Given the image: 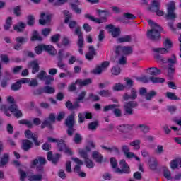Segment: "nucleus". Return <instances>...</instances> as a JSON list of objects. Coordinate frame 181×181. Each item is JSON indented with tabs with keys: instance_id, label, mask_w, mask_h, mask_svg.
<instances>
[{
	"instance_id": "obj_27",
	"label": "nucleus",
	"mask_w": 181,
	"mask_h": 181,
	"mask_svg": "<svg viewBox=\"0 0 181 181\" xmlns=\"http://www.w3.org/2000/svg\"><path fill=\"white\" fill-rule=\"evenodd\" d=\"M93 83V81L90 78L88 79H78L76 81V84H78L80 87H84L86 86H88Z\"/></svg>"
},
{
	"instance_id": "obj_59",
	"label": "nucleus",
	"mask_w": 181,
	"mask_h": 181,
	"mask_svg": "<svg viewBox=\"0 0 181 181\" xmlns=\"http://www.w3.org/2000/svg\"><path fill=\"white\" fill-rule=\"evenodd\" d=\"M163 152H165V150H163V146L162 145L157 146L156 149H155L156 155H162Z\"/></svg>"
},
{
	"instance_id": "obj_49",
	"label": "nucleus",
	"mask_w": 181,
	"mask_h": 181,
	"mask_svg": "<svg viewBox=\"0 0 181 181\" xmlns=\"http://www.w3.org/2000/svg\"><path fill=\"white\" fill-rule=\"evenodd\" d=\"M166 97L169 100H180V98L177 97L176 94H175L172 92H167L166 93Z\"/></svg>"
},
{
	"instance_id": "obj_53",
	"label": "nucleus",
	"mask_w": 181,
	"mask_h": 181,
	"mask_svg": "<svg viewBox=\"0 0 181 181\" xmlns=\"http://www.w3.org/2000/svg\"><path fill=\"white\" fill-rule=\"evenodd\" d=\"M163 174L165 179L168 180H172V174L167 168H164Z\"/></svg>"
},
{
	"instance_id": "obj_1",
	"label": "nucleus",
	"mask_w": 181,
	"mask_h": 181,
	"mask_svg": "<svg viewBox=\"0 0 181 181\" xmlns=\"http://www.w3.org/2000/svg\"><path fill=\"white\" fill-rule=\"evenodd\" d=\"M47 163L46 158L42 156H37L35 159L31 161L30 168H35L37 173H40L35 175H31L29 177V181H42L43 179L42 173H45V165Z\"/></svg>"
},
{
	"instance_id": "obj_13",
	"label": "nucleus",
	"mask_w": 181,
	"mask_h": 181,
	"mask_svg": "<svg viewBox=\"0 0 181 181\" xmlns=\"http://www.w3.org/2000/svg\"><path fill=\"white\" fill-rule=\"evenodd\" d=\"M25 135L27 139H33L35 146H40V141L37 139V134L33 133L30 130H26Z\"/></svg>"
},
{
	"instance_id": "obj_57",
	"label": "nucleus",
	"mask_w": 181,
	"mask_h": 181,
	"mask_svg": "<svg viewBox=\"0 0 181 181\" xmlns=\"http://www.w3.org/2000/svg\"><path fill=\"white\" fill-rule=\"evenodd\" d=\"M129 128V124H122L117 126V129L119 132H127V129Z\"/></svg>"
},
{
	"instance_id": "obj_15",
	"label": "nucleus",
	"mask_w": 181,
	"mask_h": 181,
	"mask_svg": "<svg viewBox=\"0 0 181 181\" xmlns=\"http://www.w3.org/2000/svg\"><path fill=\"white\" fill-rule=\"evenodd\" d=\"M138 98V91L135 88H132L130 90V95L128 93H124L123 95L124 101H128V100H136Z\"/></svg>"
},
{
	"instance_id": "obj_55",
	"label": "nucleus",
	"mask_w": 181,
	"mask_h": 181,
	"mask_svg": "<svg viewBox=\"0 0 181 181\" xmlns=\"http://www.w3.org/2000/svg\"><path fill=\"white\" fill-rule=\"evenodd\" d=\"M44 46H45V45L42 44V45H40L35 47V52L36 54H42V52H43V50H45Z\"/></svg>"
},
{
	"instance_id": "obj_38",
	"label": "nucleus",
	"mask_w": 181,
	"mask_h": 181,
	"mask_svg": "<svg viewBox=\"0 0 181 181\" xmlns=\"http://www.w3.org/2000/svg\"><path fill=\"white\" fill-rule=\"evenodd\" d=\"M53 81H54V77L51 75H47V77L44 79V83L45 86H50L53 84Z\"/></svg>"
},
{
	"instance_id": "obj_8",
	"label": "nucleus",
	"mask_w": 181,
	"mask_h": 181,
	"mask_svg": "<svg viewBox=\"0 0 181 181\" xmlns=\"http://www.w3.org/2000/svg\"><path fill=\"white\" fill-rule=\"evenodd\" d=\"M139 93L141 97L145 98L146 101H152V99L154 98V97H156L158 94L154 90L148 92V90L144 87L139 88Z\"/></svg>"
},
{
	"instance_id": "obj_63",
	"label": "nucleus",
	"mask_w": 181,
	"mask_h": 181,
	"mask_svg": "<svg viewBox=\"0 0 181 181\" xmlns=\"http://www.w3.org/2000/svg\"><path fill=\"white\" fill-rule=\"evenodd\" d=\"M175 66L170 64L168 65V76L172 77L173 74H175Z\"/></svg>"
},
{
	"instance_id": "obj_22",
	"label": "nucleus",
	"mask_w": 181,
	"mask_h": 181,
	"mask_svg": "<svg viewBox=\"0 0 181 181\" xmlns=\"http://www.w3.org/2000/svg\"><path fill=\"white\" fill-rule=\"evenodd\" d=\"M29 67L32 69L33 74H36V73H39V70H40V66H39V63L37 61H32L29 63Z\"/></svg>"
},
{
	"instance_id": "obj_29",
	"label": "nucleus",
	"mask_w": 181,
	"mask_h": 181,
	"mask_svg": "<svg viewBox=\"0 0 181 181\" xmlns=\"http://www.w3.org/2000/svg\"><path fill=\"white\" fill-rule=\"evenodd\" d=\"M9 163V154L4 153L0 158V167L5 166Z\"/></svg>"
},
{
	"instance_id": "obj_14",
	"label": "nucleus",
	"mask_w": 181,
	"mask_h": 181,
	"mask_svg": "<svg viewBox=\"0 0 181 181\" xmlns=\"http://www.w3.org/2000/svg\"><path fill=\"white\" fill-rule=\"evenodd\" d=\"M28 40V39L25 37H16L15 39L16 44L13 46L14 50H22V45L26 43Z\"/></svg>"
},
{
	"instance_id": "obj_60",
	"label": "nucleus",
	"mask_w": 181,
	"mask_h": 181,
	"mask_svg": "<svg viewBox=\"0 0 181 181\" xmlns=\"http://www.w3.org/2000/svg\"><path fill=\"white\" fill-rule=\"evenodd\" d=\"M0 59L1 60V62H3V63H9V57L7 54H1Z\"/></svg>"
},
{
	"instance_id": "obj_30",
	"label": "nucleus",
	"mask_w": 181,
	"mask_h": 181,
	"mask_svg": "<svg viewBox=\"0 0 181 181\" xmlns=\"http://www.w3.org/2000/svg\"><path fill=\"white\" fill-rule=\"evenodd\" d=\"M44 50L45 52H47L49 54H51L52 56H54L56 54V49H54V47L52 45H44Z\"/></svg>"
},
{
	"instance_id": "obj_28",
	"label": "nucleus",
	"mask_w": 181,
	"mask_h": 181,
	"mask_svg": "<svg viewBox=\"0 0 181 181\" xmlns=\"http://www.w3.org/2000/svg\"><path fill=\"white\" fill-rule=\"evenodd\" d=\"M25 28H26V23L23 22H19L17 24L13 25V29L16 30V32H23L25 30Z\"/></svg>"
},
{
	"instance_id": "obj_61",
	"label": "nucleus",
	"mask_w": 181,
	"mask_h": 181,
	"mask_svg": "<svg viewBox=\"0 0 181 181\" xmlns=\"http://www.w3.org/2000/svg\"><path fill=\"white\" fill-rule=\"evenodd\" d=\"M149 167L151 170H156V168H158V160H154L150 162Z\"/></svg>"
},
{
	"instance_id": "obj_17",
	"label": "nucleus",
	"mask_w": 181,
	"mask_h": 181,
	"mask_svg": "<svg viewBox=\"0 0 181 181\" xmlns=\"http://www.w3.org/2000/svg\"><path fill=\"white\" fill-rule=\"evenodd\" d=\"M11 80H12V74L8 71H6L4 78L1 81V87H2V88H6V87H8V81Z\"/></svg>"
},
{
	"instance_id": "obj_45",
	"label": "nucleus",
	"mask_w": 181,
	"mask_h": 181,
	"mask_svg": "<svg viewBox=\"0 0 181 181\" xmlns=\"http://www.w3.org/2000/svg\"><path fill=\"white\" fill-rule=\"evenodd\" d=\"M73 141L77 145L81 144V142L83 141V137L81 136V134H80L78 133H76L74 136Z\"/></svg>"
},
{
	"instance_id": "obj_16",
	"label": "nucleus",
	"mask_w": 181,
	"mask_h": 181,
	"mask_svg": "<svg viewBox=\"0 0 181 181\" xmlns=\"http://www.w3.org/2000/svg\"><path fill=\"white\" fill-rule=\"evenodd\" d=\"M47 160L49 162H52L54 165H56L59 160H60V158H62V156L59 153L55 154L53 156V152L49 151L47 153Z\"/></svg>"
},
{
	"instance_id": "obj_34",
	"label": "nucleus",
	"mask_w": 181,
	"mask_h": 181,
	"mask_svg": "<svg viewBox=\"0 0 181 181\" xmlns=\"http://www.w3.org/2000/svg\"><path fill=\"white\" fill-rule=\"evenodd\" d=\"M43 92L45 94H54V93H56V89L54 87L47 85L43 87Z\"/></svg>"
},
{
	"instance_id": "obj_9",
	"label": "nucleus",
	"mask_w": 181,
	"mask_h": 181,
	"mask_svg": "<svg viewBox=\"0 0 181 181\" xmlns=\"http://www.w3.org/2000/svg\"><path fill=\"white\" fill-rule=\"evenodd\" d=\"M17 110H19V106L16 104H13L11 105H1L0 110L5 114L6 117H11V114L8 111H11L13 114L16 112Z\"/></svg>"
},
{
	"instance_id": "obj_7",
	"label": "nucleus",
	"mask_w": 181,
	"mask_h": 181,
	"mask_svg": "<svg viewBox=\"0 0 181 181\" xmlns=\"http://www.w3.org/2000/svg\"><path fill=\"white\" fill-rule=\"evenodd\" d=\"M136 107H138V102L135 100L126 103L124 105V115L125 117L134 115V108H136Z\"/></svg>"
},
{
	"instance_id": "obj_23",
	"label": "nucleus",
	"mask_w": 181,
	"mask_h": 181,
	"mask_svg": "<svg viewBox=\"0 0 181 181\" xmlns=\"http://www.w3.org/2000/svg\"><path fill=\"white\" fill-rule=\"evenodd\" d=\"M23 83L24 84H28L29 87H37L39 86V82L36 78H23Z\"/></svg>"
},
{
	"instance_id": "obj_58",
	"label": "nucleus",
	"mask_w": 181,
	"mask_h": 181,
	"mask_svg": "<svg viewBox=\"0 0 181 181\" xmlns=\"http://www.w3.org/2000/svg\"><path fill=\"white\" fill-rule=\"evenodd\" d=\"M121 57L118 59L117 64H120L121 66H124L127 64V57H124V55H119Z\"/></svg>"
},
{
	"instance_id": "obj_41",
	"label": "nucleus",
	"mask_w": 181,
	"mask_h": 181,
	"mask_svg": "<svg viewBox=\"0 0 181 181\" xmlns=\"http://www.w3.org/2000/svg\"><path fill=\"white\" fill-rule=\"evenodd\" d=\"M130 146H134L136 151L141 149V140H134L129 143Z\"/></svg>"
},
{
	"instance_id": "obj_51",
	"label": "nucleus",
	"mask_w": 181,
	"mask_h": 181,
	"mask_svg": "<svg viewBox=\"0 0 181 181\" xmlns=\"http://www.w3.org/2000/svg\"><path fill=\"white\" fill-rule=\"evenodd\" d=\"M47 76V73H46V71H41L37 74V78H39V80H40L41 81H44Z\"/></svg>"
},
{
	"instance_id": "obj_40",
	"label": "nucleus",
	"mask_w": 181,
	"mask_h": 181,
	"mask_svg": "<svg viewBox=\"0 0 181 181\" xmlns=\"http://www.w3.org/2000/svg\"><path fill=\"white\" fill-rule=\"evenodd\" d=\"M99 95L100 97H111L112 93L110 90H101L98 92Z\"/></svg>"
},
{
	"instance_id": "obj_2",
	"label": "nucleus",
	"mask_w": 181,
	"mask_h": 181,
	"mask_svg": "<svg viewBox=\"0 0 181 181\" xmlns=\"http://www.w3.org/2000/svg\"><path fill=\"white\" fill-rule=\"evenodd\" d=\"M148 23L152 29L147 31V37L153 41L159 40L162 27L152 20H148Z\"/></svg>"
},
{
	"instance_id": "obj_42",
	"label": "nucleus",
	"mask_w": 181,
	"mask_h": 181,
	"mask_svg": "<svg viewBox=\"0 0 181 181\" xmlns=\"http://www.w3.org/2000/svg\"><path fill=\"white\" fill-rule=\"evenodd\" d=\"M153 52L160 53V54H166L169 53V48H153Z\"/></svg>"
},
{
	"instance_id": "obj_39",
	"label": "nucleus",
	"mask_w": 181,
	"mask_h": 181,
	"mask_svg": "<svg viewBox=\"0 0 181 181\" xmlns=\"http://www.w3.org/2000/svg\"><path fill=\"white\" fill-rule=\"evenodd\" d=\"M137 128H139V129H140V131H141V132H144V134H147V132H149V129H151L149 128V126H148L145 124H141L137 125Z\"/></svg>"
},
{
	"instance_id": "obj_31",
	"label": "nucleus",
	"mask_w": 181,
	"mask_h": 181,
	"mask_svg": "<svg viewBox=\"0 0 181 181\" xmlns=\"http://www.w3.org/2000/svg\"><path fill=\"white\" fill-rule=\"evenodd\" d=\"M118 43H127L132 42V37L131 35H124L123 37H119L117 40Z\"/></svg>"
},
{
	"instance_id": "obj_64",
	"label": "nucleus",
	"mask_w": 181,
	"mask_h": 181,
	"mask_svg": "<svg viewBox=\"0 0 181 181\" xmlns=\"http://www.w3.org/2000/svg\"><path fill=\"white\" fill-rule=\"evenodd\" d=\"M19 173H20V181H25V179L28 177V175H26V173L22 170H20Z\"/></svg>"
},
{
	"instance_id": "obj_26",
	"label": "nucleus",
	"mask_w": 181,
	"mask_h": 181,
	"mask_svg": "<svg viewBox=\"0 0 181 181\" xmlns=\"http://www.w3.org/2000/svg\"><path fill=\"white\" fill-rule=\"evenodd\" d=\"M92 158L97 162V163H103V155L97 151H93Z\"/></svg>"
},
{
	"instance_id": "obj_50",
	"label": "nucleus",
	"mask_w": 181,
	"mask_h": 181,
	"mask_svg": "<svg viewBox=\"0 0 181 181\" xmlns=\"http://www.w3.org/2000/svg\"><path fill=\"white\" fill-rule=\"evenodd\" d=\"M97 127H98V121L92 122L88 125V128L90 131H95L97 129Z\"/></svg>"
},
{
	"instance_id": "obj_48",
	"label": "nucleus",
	"mask_w": 181,
	"mask_h": 181,
	"mask_svg": "<svg viewBox=\"0 0 181 181\" xmlns=\"http://www.w3.org/2000/svg\"><path fill=\"white\" fill-rule=\"evenodd\" d=\"M119 107V105H117V104L108 105L104 107L103 111L105 112H107V111H111V110H115V108H118Z\"/></svg>"
},
{
	"instance_id": "obj_54",
	"label": "nucleus",
	"mask_w": 181,
	"mask_h": 181,
	"mask_svg": "<svg viewBox=\"0 0 181 181\" xmlns=\"http://www.w3.org/2000/svg\"><path fill=\"white\" fill-rule=\"evenodd\" d=\"M102 149H105V151H108V152H117L118 153V152H119V150L118 149V148L113 146V147H107L105 146H101Z\"/></svg>"
},
{
	"instance_id": "obj_43",
	"label": "nucleus",
	"mask_w": 181,
	"mask_h": 181,
	"mask_svg": "<svg viewBox=\"0 0 181 181\" xmlns=\"http://www.w3.org/2000/svg\"><path fill=\"white\" fill-rule=\"evenodd\" d=\"M18 124H20V125H26V127H28V128L33 127V123H32V122H30L28 119L19 120Z\"/></svg>"
},
{
	"instance_id": "obj_12",
	"label": "nucleus",
	"mask_w": 181,
	"mask_h": 181,
	"mask_svg": "<svg viewBox=\"0 0 181 181\" xmlns=\"http://www.w3.org/2000/svg\"><path fill=\"white\" fill-rule=\"evenodd\" d=\"M148 11L151 12H156L157 16H163L164 13L162 10H159V2L153 1L150 7H148Z\"/></svg>"
},
{
	"instance_id": "obj_35",
	"label": "nucleus",
	"mask_w": 181,
	"mask_h": 181,
	"mask_svg": "<svg viewBox=\"0 0 181 181\" xmlns=\"http://www.w3.org/2000/svg\"><path fill=\"white\" fill-rule=\"evenodd\" d=\"M148 70H149L148 74H150V76H159L161 71L160 69L156 67H150Z\"/></svg>"
},
{
	"instance_id": "obj_33",
	"label": "nucleus",
	"mask_w": 181,
	"mask_h": 181,
	"mask_svg": "<svg viewBox=\"0 0 181 181\" xmlns=\"http://www.w3.org/2000/svg\"><path fill=\"white\" fill-rule=\"evenodd\" d=\"M150 81H152L153 84L160 83L162 84L166 81V80L163 78L155 77V76H150L149 77Z\"/></svg>"
},
{
	"instance_id": "obj_37",
	"label": "nucleus",
	"mask_w": 181,
	"mask_h": 181,
	"mask_svg": "<svg viewBox=\"0 0 181 181\" xmlns=\"http://www.w3.org/2000/svg\"><path fill=\"white\" fill-rule=\"evenodd\" d=\"M179 162H180V158L172 160L170 163L171 169L173 170H175V169H177L179 168Z\"/></svg>"
},
{
	"instance_id": "obj_62",
	"label": "nucleus",
	"mask_w": 181,
	"mask_h": 181,
	"mask_svg": "<svg viewBox=\"0 0 181 181\" xmlns=\"http://www.w3.org/2000/svg\"><path fill=\"white\" fill-rule=\"evenodd\" d=\"M60 40V34H55L51 37V42L52 43H57Z\"/></svg>"
},
{
	"instance_id": "obj_20",
	"label": "nucleus",
	"mask_w": 181,
	"mask_h": 181,
	"mask_svg": "<svg viewBox=\"0 0 181 181\" xmlns=\"http://www.w3.org/2000/svg\"><path fill=\"white\" fill-rule=\"evenodd\" d=\"M94 56H97V52L93 46H89L88 52L86 54L85 57L87 60H93Z\"/></svg>"
},
{
	"instance_id": "obj_36",
	"label": "nucleus",
	"mask_w": 181,
	"mask_h": 181,
	"mask_svg": "<svg viewBox=\"0 0 181 181\" xmlns=\"http://www.w3.org/2000/svg\"><path fill=\"white\" fill-rule=\"evenodd\" d=\"M57 145L59 152H63V151H64L67 146L66 143H64V140L63 139L59 140L57 143Z\"/></svg>"
},
{
	"instance_id": "obj_4",
	"label": "nucleus",
	"mask_w": 181,
	"mask_h": 181,
	"mask_svg": "<svg viewBox=\"0 0 181 181\" xmlns=\"http://www.w3.org/2000/svg\"><path fill=\"white\" fill-rule=\"evenodd\" d=\"M56 122V114L50 113L49 116L45 118L41 124V129L48 128L50 131H53V124Z\"/></svg>"
},
{
	"instance_id": "obj_24",
	"label": "nucleus",
	"mask_w": 181,
	"mask_h": 181,
	"mask_svg": "<svg viewBox=\"0 0 181 181\" xmlns=\"http://www.w3.org/2000/svg\"><path fill=\"white\" fill-rule=\"evenodd\" d=\"M33 145V143L32 141L28 139H25L22 141L21 148L23 151H28L32 148Z\"/></svg>"
},
{
	"instance_id": "obj_25",
	"label": "nucleus",
	"mask_w": 181,
	"mask_h": 181,
	"mask_svg": "<svg viewBox=\"0 0 181 181\" xmlns=\"http://www.w3.org/2000/svg\"><path fill=\"white\" fill-rule=\"evenodd\" d=\"M46 19H43V18H45ZM40 19L39 20V23L40 25H46V23H49L52 19V16L50 15L46 16V13H41L40 14Z\"/></svg>"
},
{
	"instance_id": "obj_6",
	"label": "nucleus",
	"mask_w": 181,
	"mask_h": 181,
	"mask_svg": "<svg viewBox=\"0 0 181 181\" xmlns=\"http://www.w3.org/2000/svg\"><path fill=\"white\" fill-rule=\"evenodd\" d=\"M132 47L131 46H116L115 49V53L116 54V57L119 56H129V54H132Z\"/></svg>"
},
{
	"instance_id": "obj_47",
	"label": "nucleus",
	"mask_w": 181,
	"mask_h": 181,
	"mask_svg": "<svg viewBox=\"0 0 181 181\" xmlns=\"http://www.w3.org/2000/svg\"><path fill=\"white\" fill-rule=\"evenodd\" d=\"M63 13L65 16L64 23H69L70 19L73 18V14L70 13L67 10L64 11Z\"/></svg>"
},
{
	"instance_id": "obj_32",
	"label": "nucleus",
	"mask_w": 181,
	"mask_h": 181,
	"mask_svg": "<svg viewBox=\"0 0 181 181\" xmlns=\"http://www.w3.org/2000/svg\"><path fill=\"white\" fill-rule=\"evenodd\" d=\"M30 40L31 42H36V40L42 42V40H43V37L40 36V34H39L37 31H33Z\"/></svg>"
},
{
	"instance_id": "obj_18",
	"label": "nucleus",
	"mask_w": 181,
	"mask_h": 181,
	"mask_svg": "<svg viewBox=\"0 0 181 181\" xmlns=\"http://www.w3.org/2000/svg\"><path fill=\"white\" fill-rule=\"evenodd\" d=\"M74 35L78 36V41L79 45L84 42V37H83V32H81V27L77 26L74 30Z\"/></svg>"
},
{
	"instance_id": "obj_10",
	"label": "nucleus",
	"mask_w": 181,
	"mask_h": 181,
	"mask_svg": "<svg viewBox=\"0 0 181 181\" xmlns=\"http://www.w3.org/2000/svg\"><path fill=\"white\" fill-rule=\"evenodd\" d=\"M119 165L121 168H117L115 169V173H119L120 175H122V173H126L127 175L131 173V168L125 160H121Z\"/></svg>"
},
{
	"instance_id": "obj_3",
	"label": "nucleus",
	"mask_w": 181,
	"mask_h": 181,
	"mask_svg": "<svg viewBox=\"0 0 181 181\" xmlns=\"http://www.w3.org/2000/svg\"><path fill=\"white\" fill-rule=\"evenodd\" d=\"M76 113L72 112L65 119L64 124L68 128L66 130L67 135L69 136H73V134L76 132V129H74V125L76 124Z\"/></svg>"
},
{
	"instance_id": "obj_44",
	"label": "nucleus",
	"mask_w": 181,
	"mask_h": 181,
	"mask_svg": "<svg viewBox=\"0 0 181 181\" xmlns=\"http://www.w3.org/2000/svg\"><path fill=\"white\" fill-rule=\"evenodd\" d=\"M12 26V17H8L4 25L5 30H9Z\"/></svg>"
},
{
	"instance_id": "obj_11",
	"label": "nucleus",
	"mask_w": 181,
	"mask_h": 181,
	"mask_svg": "<svg viewBox=\"0 0 181 181\" xmlns=\"http://www.w3.org/2000/svg\"><path fill=\"white\" fill-rule=\"evenodd\" d=\"M106 29H109V33H111L112 37L117 38L121 36V28H115V25L109 24L106 25Z\"/></svg>"
},
{
	"instance_id": "obj_52",
	"label": "nucleus",
	"mask_w": 181,
	"mask_h": 181,
	"mask_svg": "<svg viewBox=\"0 0 181 181\" xmlns=\"http://www.w3.org/2000/svg\"><path fill=\"white\" fill-rule=\"evenodd\" d=\"M27 24L28 26H33L35 25V17L33 15L27 16Z\"/></svg>"
},
{
	"instance_id": "obj_5",
	"label": "nucleus",
	"mask_w": 181,
	"mask_h": 181,
	"mask_svg": "<svg viewBox=\"0 0 181 181\" xmlns=\"http://www.w3.org/2000/svg\"><path fill=\"white\" fill-rule=\"evenodd\" d=\"M176 5L173 1H170L167 4V13L165 16V18L167 21H175L177 18L176 13Z\"/></svg>"
},
{
	"instance_id": "obj_56",
	"label": "nucleus",
	"mask_w": 181,
	"mask_h": 181,
	"mask_svg": "<svg viewBox=\"0 0 181 181\" xmlns=\"http://www.w3.org/2000/svg\"><path fill=\"white\" fill-rule=\"evenodd\" d=\"M121 74V68L118 66H115L112 69V74H114V76H118Z\"/></svg>"
},
{
	"instance_id": "obj_46",
	"label": "nucleus",
	"mask_w": 181,
	"mask_h": 181,
	"mask_svg": "<svg viewBox=\"0 0 181 181\" xmlns=\"http://www.w3.org/2000/svg\"><path fill=\"white\" fill-rule=\"evenodd\" d=\"M126 87L127 86H125V85L119 83L115 84V86H113V90L114 91H122L123 90H125Z\"/></svg>"
},
{
	"instance_id": "obj_19",
	"label": "nucleus",
	"mask_w": 181,
	"mask_h": 181,
	"mask_svg": "<svg viewBox=\"0 0 181 181\" xmlns=\"http://www.w3.org/2000/svg\"><path fill=\"white\" fill-rule=\"evenodd\" d=\"M23 80V78H21L16 82L12 83L11 86V90H12V91H19V90L22 88V84H25Z\"/></svg>"
},
{
	"instance_id": "obj_21",
	"label": "nucleus",
	"mask_w": 181,
	"mask_h": 181,
	"mask_svg": "<svg viewBox=\"0 0 181 181\" xmlns=\"http://www.w3.org/2000/svg\"><path fill=\"white\" fill-rule=\"evenodd\" d=\"M71 159L74 160V162H76L77 164L74 169V172L75 173H80L81 172V167L80 165H83V163L81 160L77 158L72 157Z\"/></svg>"
}]
</instances>
